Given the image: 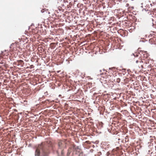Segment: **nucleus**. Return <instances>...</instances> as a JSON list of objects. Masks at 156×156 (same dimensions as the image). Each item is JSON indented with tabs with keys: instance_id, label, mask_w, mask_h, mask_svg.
<instances>
[{
	"instance_id": "nucleus-1",
	"label": "nucleus",
	"mask_w": 156,
	"mask_h": 156,
	"mask_svg": "<svg viewBox=\"0 0 156 156\" xmlns=\"http://www.w3.org/2000/svg\"><path fill=\"white\" fill-rule=\"evenodd\" d=\"M52 146V142L50 140L48 139L47 141L38 145L35 151V156H40V151L44 155H45L48 152Z\"/></svg>"
},
{
	"instance_id": "nucleus-2",
	"label": "nucleus",
	"mask_w": 156,
	"mask_h": 156,
	"mask_svg": "<svg viewBox=\"0 0 156 156\" xmlns=\"http://www.w3.org/2000/svg\"><path fill=\"white\" fill-rule=\"evenodd\" d=\"M58 148L57 151L58 156H64V148L66 147V143L62 141H59L58 143Z\"/></svg>"
},
{
	"instance_id": "nucleus-3",
	"label": "nucleus",
	"mask_w": 156,
	"mask_h": 156,
	"mask_svg": "<svg viewBox=\"0 0 156 156\" xmlns=\"http://www.w3.org/2000/svg\"><path fill=\"white\" fill-rule=\"evenodd\" d=\"M19 45L16 43H13L11 44L10 46V50L12 51L13 52H15L16 53L18 51L21 52L20 51V48H19Z\"/></svg>"
},
{
	"instance_id": "nucleus-4",
	"label": "nucleus",
	"mask_w": 156,
	"mask_h": 156,
	"mask_svg": "<svg viewBox=\"0 0 156 156\" xmlns=\"http://www.w3.org/2000/svg\"><path fill=\"white\" fill-rule=\"evenodd\" d=\"M136 66H138L139 68H143V62L144 61L141 59L139 58L138 59L135 58Z\"/></svg>"
},
{
	"instance_id": "nucleus-5",
	"label": "nucleus",
	"mask_w": 156,
	"mask_h": 156,
	"mask_svg": "<svg viewBox=\"0 0 156 156\" xmlns=\"http://www.w3.org/2000/svg\"><path fill=\"white\" fill-rule=\"evenodd\" d=\"M139 54L140 55V58L143 60H144L145 58H147L149 56L148 54L146 51H140Z\"/></svg>"
},
{
	"instance_id": "nucleus-6",
	"label": "nucleus",
	"mask_w": 156,
	"mask_h": 156,
	"mask_svg": "<svg viewBox=\"0 0 156 156\" xmlns=\"http://www.w3.org/2000/svg\"><path fill=\"white\" fill-rule=\"evenodd\" d=\"M78 148V147L76 146L74 144L71 145V146L68 148V151L67 154V156H69L71 152L72 149L73 151H74V150H76Z\"/></svg>"
},
{
	"instance_id": "nucleus-7",
	"label": "nucleus",
	"mask_w": 156,
	"mask_h": 156,
	"mask_svg": "<svg viewBox=\"0 0 156 156\" xmlns=\"http://www.w3.org/2000/svg\"><path fill=\"white\" fill-rule=\"evenodd\" d=\"M16 64L17 66L21 65V66H23V65L24 64L23 61L22 60H19L17 61L16 62Z\"/></svg>"
},
{
	"instance_id": "nucleus-8",
	"label": "nucleus",
	"mask_w": 156,
	"mask_h": 156,
	"mask_svg": "<svg viewBox=\"0 0 156 156\" xmlns=\"http://www.w3.org/2000/svg\"><path fill=\"white\" fill-rule=\"evenodd\" d=\"M134 8L133 6H129L127 8L128 12H131L133 11Z\"/></svg>"
},
{
	"instance_id": "nucleus-9",
	"label": "nucleus",
	"mask_w": 156,
	"mask_h": 156,
	"mask_svg": "<svg viewBox=\"0 0 156 156\" xmlns=\"http://www.w3.org/2000/svg\"><path fill=\"white\" fill-rule=\"evenodd\" d=\"M116 81L117 83H119L120 81V79L119 78H117L116 79Z\"/></svg>"
},
{
	"instance_id": "nucleus-10",
	"label": "nucleus",
	"mask_w": 156,
	"mask_h": 156,
	"mask_svg": "<svg viewBox=\"0 0 156 156\" xmlns=\"http://www.w3.org/2000/svg\"><path fill=\"white\" fill-rule=\"evenodd\" d=\"M149 62V60L148 59H146L145 62L146 64L148 63Z\"/></svg>"
},
{
	"instance_id": "nucleus-11",
	"label": "nucleus",
	"mask_w": 156,
	"mask_h": 156,
	"mask_svg": "<svg viewBox=\"0 0 156 156\" xmlns=\"http://www.w3.org/2000/svg\"><path fill=\"white\" fill-rule=\"evenodd\" d=\"M126 7H129V4H128V3H127L126 4Z\"/></svg>"
},
{
	"instance_id": "nucleus-12",
	"label": "nucleus",
	"mask_w": 156,
	"mask_h": 156,
	"mask_svg": "<svg viewBox=\"0 0 156 156\" xmlns=\"http://www.w3.org/2000/svg\"><path fill=\"white\" fill-rule=\"evenodd\" d=\"M134 56L135 57L136 56V57H138L139 56V55H137V54H136V55H134Z\"/></svg>"
},
{
	"instance_id": "nucleus-13",
	"label": "nucleus",
	"mask_w": 156,
	"mask_h": 156,
	"mask_svg": "<svg viewBox=\"0 0 156 156\" xmlns=\"http://www.w3.org/2000/svg\"><path fill=\"white\" fill-rule=\"evenodd\" d=\"M83 154V153H80V154H79V156H82Z\"/></svg>"
},
{
	"instance_id": "nucleus-14",
	"label": "nucleus",
	"mask_w": 156,
	"mask_h": 156,
	"mask_svg": "<svg viewBox=\"0 0 156 156\" xmlns=\"http://www.w3.org/2000/svg\"><path fill=\"white\" fill-rule=\"evenodd\" d=\"M154 10H156V9H154Z\"/></svg>"
},
{
	"instance_id": "nucleus-15",
	"label": "nucleus",
	"mask_w": 156,
	"mask_h": 156,
	"mask_svg": "<svg viewBox=\"0 0 156 156\" xmlns=\"http://www.w3.org/2000/svg\"><path fill=\"white\" fill-rule=\"evenodd\" d=\"M138 50V51H139L140 50L139 49Z\"/></svg>"
}]
</instances>
